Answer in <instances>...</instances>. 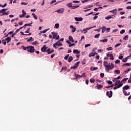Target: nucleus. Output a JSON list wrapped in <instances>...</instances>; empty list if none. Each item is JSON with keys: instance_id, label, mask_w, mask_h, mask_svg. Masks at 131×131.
Listing matches in <instances>:
<instances>
[{"instance_id": "nucleus-1", "label": "nucleus", "mask_w": 131, "mask_h": 131, "mask_svg": "<svg viewBox=\"0 0 131 131\" xmlns=\"http://www.w3.org/2000/svg\"><path fill=\"white\" fill-rule=\"evenodd\" d=\"M103 66L105 67L106 72H109V63H108L107 61H104L103 62Z\"/></svg>"}, {"instance_id": "nucleus-2", "label": "nucleus", "mask_w": 131, "mask_h": 131, "mask_svg": "<svg viewBox=\"0 0 131 131\" xmlns=\"http://www.w3.org/2000/svg\"><path fill=\"white\" fill-rule=\"evenodd\" d=\"M35 51V49L34 48V47L32 46H29L27 52H29V53H34Z\"/></svg>"}, {"instance_id": "nucleus-3", "label": "nucleus", "mask_w": 131, "mask_h": 131, "mask_svg": "<svg viewBox=\"0 0 131 131\" xmlns=\"http://www.w3.org/2000/svg\"><path fill=\"white\" fill-rule=\"evenodd\" d=\"M57 46H58V47H62V46H63V44L61 43L60 40H58L57 42L53 45V48H56Z\"/></svg>"}, {"instance_id": "nucleus-4", "label": "nucleus", "mask_w": 131, "mask_h": 131, "mask_svg": "<svg viewBox=\"0 0 131 131\" xmlns=\"http://www.w3.org/2000/svg\"><path fill=\"white\" fill-rule=\"evenodd\" d=\"M80 63V61L77 62L76 63H75L74 66H73L71 68V69H74V70H75V69H76V68H77V67H78Z\"/></svg>"}, {"instance_id": "nucleus-5", "label": "nucleus", "mask_w": 131, "mask_h": 131, "mask_svg": "<svg viewBox=\"0 0 131 131\" xmlns=\"http://www.w3.org/2000/svg\"><path fill=\"white\" fill-rule=\"evenodd\" d=\"M55 12L58 13V14H63V13H64V9L60 8L57 10H56Z\"/></svg>"}, {"instance_id": "nucleus-6", "label": "nucleus", "mask_w": 131, "mask_h": 131, "mask_svg": "<svg viewBox=\"0 0 131 131\" xmlns=\"http://www.w3.org/2000/svg\"><path fill=\"white\" fill-rule=\"evenodd\" d=\"M114 68V64L113 63H109V67H108V72L110 71V70H112Z\"/></svg>"}, {"instance_id": "nucleus-7", "label": "nucleus", "mask_w": 131, "mask_h": 131, "mask_svg": "<svg viewBox=\"0 0 131 131\" xmlns=\"http://www.w3.org/2000/svg\"><path fill=\"white\" fill-rule=\"evenodd\" d=\"M48 49V47H47V46H46V45H43V46L42 47V48H41V52H43V53H46V52H47V50Z\"/></svg>"}, {"instance_id": "nucleus-8", "label": "nucleus", "mask_w": 131, "mask_h": 131, "mask_svg": "<svg viewBox=\"0 0 131 131\" xmlns=\"http://www.w3.org/2000/svg\"><path fill=\"white\" fill-rule=\"evenodd\" d=\"M113 94V93L112 92V91H110V92H106V96H107L109 98H111V97H112Z\"/></svg>"}, {"instance_id": "nucleus-9", "label": "nucleus", "mask_w": 131, "mask_h": 131, "mask_svg": "<svg viewBox=\"0 0 131 131\" xmlns=\"http://www.w3.org/2000/svg\"><path fill=\"white\" fill-rule=\"evenodd\" d=\"M93 27H90V28H86L82 30V32H84V33H86L88 32V31L90 30V29H92Z\"/></svg>"}, {"instance_id": "nucleus-10", "label": "nucleus", "mask_w": 131, "mask_h": 131, "mask_svg": "<svg viewBox=\"0 0 131 131\" xmlns=\"http://www.w3.org/2000/svg\"><path fill=\"white\" fill-rule=\"evenodd\" d=\"M96 55H98V53L96 52H91L89 54V57H94V56H96Z\"/></svg>"}, {"instance_id": "nucleus-11", "label": "nucleus", "mask_w": 131, "mask_h": 131, "mask_svg": "<svg viewBox=\"0 0 131 131\" xmlns=\"http://www.w3.org/2000/svg\"><path fill=\"white\" fill-rule=\"evenodd\" d=\"M123 85V83H121L119 84H118L117 86H116L114 88V90H117V89H119V88H121V86Z\"/></svg>"}, {"instance_id": "nucleus-12", "label": "nucleus", "mask_w": 131, "mask_h": 131, "mask_svg": "<svg viewBox=\"0 0 131 131\" xmlns=\"http://www.w3.org/2000/svg\"><path fill=\"white\" fill-rule=\"evenodd\" d=\"M116 11H117V10L114 9L113 10L110 11V13H112V14H113V16H114V15H116V14H117V12Z\"/></svg>"}, {"instance_id": "nucleus-13", "label": "nucleus", "mask_w": 131, "mask_h": 131, "mask_svg": "<svg viewBox=\"0 0 131 131\" xmlns=\"http://www.w3.org/2000/svg\"><path fill=\"white\" fill-rule=\"evenodd\" d=\"M75 21H82L83 20V18H82V17H75Z\"/></svg>"}, {"instance_id": "nucleus-14", "label": "nucleus", "mask_w": 131, "mask_h": 131, "mask_svg": "<svg viewBox=\"0 0 131 131\" xmlns=\"http://www.w3.org/2000/svg\"><path fill=\"white\" fill-rule=\"evenodd\" d=\"M54 50H51V49L50 48H49L47 51V53L48 54H52V53H54Z\"/></svg>"}, {"instance_id": "nucleus-15", "label": "nucleus", "mask_w": 131, "mask_h": 131, "mask_svg": "<svg viewBox=\"0 0 131 131\" xmlns=\"http://www.w3.org/2000/svg\"><path fill=\"white\" fill-rule=\"evenodd\" d=\"M127 90H129V85H126L124 87H123V91H126Z\"/></svg>"}, {"instance_id": "nucleus-16", "label": "nucleus", "mask_w": 131, "mask_h": 131, "mask_svg": "<svg viewBox=\"0 0 131 131\" xmlns=\"http://www.w3.org/2000/svg\"><path fill=\"white\" fill-rule=\"evenodd\" d=\"M70 28L72 29V32H75V31L76 30V29L75 27H73V26L71 25L70 26Z\"/></svg>"}, {"instance_id": "nucleus-17", "label": "nucleus", "mask_w": 131, "mask_h": 131, "mask_svg": "<svg viewBox=\"0 0 131 131\" xmlns=\"http://www.w3.org/2000/svg\"><path fill=\"white\" fill-rule=\"evenodd\" d=\"M96 88H97V90H99V89H102L103 88V85L99 84V83L97 84Z\"/></svg>"}, {"instance_id": "nucleus-18", "label": "nucleus", "mask_w": 131, "mask_h": 131, "mask_svg": "<svg viewBox=\"0 0 131 131\" xmlns=\"http://www.w3.org/2000/svg\"><path fill=\"white\" fill-rule=\"evenodd\" d=\"M75 76L76 78H81L82 76L80 75L77 74L76 73H74Z\"/></svg>"}, {"instance_id": "nucleus-19", "label": "nucleus", "mask_w": 131, "mask_h": 131, "mask_svg": "<svg viewBox=\"0 0 131 131\" xmlns=\"http://www.w3.org/2000/svg\"><path fill=\"white\" fill-rule=\"evenodd\" d=\"M106 27L105 26H103L102 28H100V29H102V33H104V32H105L106 31Z\"/></svg>"}, {"instance_id": "nucleus-20", "label": "nucleus", "mask_w": 131, "mask_h": 131, "mask_svg": "<svg viewBox=\"0 0 131 131\" xmlns=\"http://www.w3.org/2000/svg\"><path fill=\"white\" fill-rule=\"evenodd\" d=\"M5 40H6V42H7V43H9V42H10V41H11V37H8L5 38Z\"/></svg>"}, {"instance_id": "nucleus-21", "label": "nucleus", "mask_w": 131, "mask_h": 131, "mask_svg": "<svg viewBox=\"0 0 131 131\" xmlns=\"http://www.w3.org/2000/svg\"><path fill=\"white\" fill-rule=\"evenodd\" d=\"M69 39L70 41H72V42H74V39H73V37H72V36H70L69 37Z\"/></svg>"}, {"instance_id": "nucleus-22", "label": "nucleus", "mask_w": 131, "mask_h": 131, "mask_svg": "<svg viewBox=\"0 0 131 131\" xmlns=\"http://www.w3.org/2000/svg\"><path fill=\"white\" fill-rule=\"evenodd\" d=\"M74 54H80V52L78 51V50H73Z\"/></svg>"}, {"instance_id": "nucleus-23", "label": "nucleus", "mask_w": 131, "mask_h": 131, "mask_svg": "<svg viewBox=\"0 0 131 131\" xmlns=\"http://www.w3.org/2000/svg\"><path fill=\"white\" fill-rule=\"evenodd\" d=\"M98 69V67H91L90 68V70L92 71H94L95 70H97Z\"/></svg>"}, {"instance_id": "nucleus-24", "label": "nucleus", "mask_w": 131, "mask_h": 131, "mask_svg": "<svg viewBox=\"0 0 131 131\" xmlns=\"http://www.w3.org/2000/svg\"><path fill=\"white\" fill-rule=\"evenodd\" d=\"M32 15L33 16V18H34V19H35V20H37V16L36 15H35V13H33L32 14Z\"/></svg>"}, {"instance_id": "nucleus-25", "label": "nucleus", "mask_w": 131, "mask_h": 131, "mask_svg": "<svg viewBox=\"0 0 131 131\" xmlns=\"http://www.w3.org/2000/svg\"><path fill=\"white\" fill-rule=\"evenodd\" d=\"M32 45L33 46V45H35V46H36V45H39V43L38 42V41H34V42H33L32 43Z\"/></svg>"}, {"instance_id": "nucleus-26", "label": "nucleus", "mask_w": 131, "mask_h": 131, "mask_svg": "<svg viewBox=\"0 0 131 131\" xmlns=\"http://www.w3.org/2000/svg\"><path fill=\"white\" fill-rule=\"evenodd\" d=\"M58 34L57 33H53V39H56V37H57V35Z\"/></svg>"}, {"instance_id": "nucleus-27", "label": "nucleus", "mask_w": 131, "mask_h": 131, "mask_svg": "<svg viewBox=\"0 0 131 131\" xmlns=\"http://www.w3.org/2000/svg\"><path fill=\"white\" fill-rule=\"evenodd\" d=\"M67 6L68 7V8H72V3H68Z\"/></svg>"}, {"instance_id": "nucleus-28", "label": "nucleus", "mask_w": 131, "mask_h": 131, "mask_svg": "<svg viewBox=\"0 0 131 131\" xmlns=\"http://www.w3.org/2000/svg\"><path fill=\"white\" fill-rule=\"evenodd\" d=\"M7 10H8V9H5V8L3 9L2 10H0V13H5V12H6Z\"/></svg>"}, {"instance_id": "nucleus-29", "label": "nucleus", "mask_w": 131, "mask_h": 131, "mask_svg": "<svg viewBox=\"0 0 131 131\" xmlns=\"http://www.w3.org/2000/svg\"><path fill=\"white\" fill-rule=\"evenodd\" d=\"M48 30H50V28L45 29V30H43L42 31H41L40 33H46V32H47V31H48Z\"/></svg>"}, {"instance_id": "nucleus-30", "label": "nucleus", "mask_w": 131, "mask_h": 131, "mask_svg": "<svg viewBox=\"0 0 131 131\" xmlns=\"http://www.w3.org/2000/svg\"><path fill=\"white\" fill-rule=\"evenodd\" d=\"M34 40V39L32 38V37H31L29 39L27 40L28 42H29V41H33Z\"/></svg>"}, {"instance_id": "nucleus-31", "label": "nucleus", "mask_w": 131, "mask_h": 131, "mask_svg": "<svg viewBox=\"0 0 131 131\" xmlns=\"http://www.w3.org/2000/svg\"><path fill=\"white\" fill-rule=\"evenodd\" d=\"M73 60V57L72 56H70L68 59V62H70Z\"/></svg>"}, {"instance_id": "nucleus-32", "label": "nucleus", "mask_w": 131, "mask_h": 131, "mask_svg": "<svg viewBox=\"0 0 131 131\" xmlns=\"http://www.w3.org/2000/svg\"><path fill=\"white\" fill-rule=\"evenodd\" d=\"M100 41L101 42H107V41H108V39L100 40Z\"/></svg>"}, {"instance_id": "nucleus-33", "label": "nucleus", "mask_w": 131, "mask_h": 131, "mask_svg": "<svg viewBox=\"0 0 131 131\" xmlns=\"http://www.w3.org/2000/svg\"><path fill=\"white\" fill-rule=\"evenodd\" d=\"M115 73H116V74H120V71L119 70H116L114 71Z\"/></svg>"}, {"instance_id": "nucleus-34", "label": "nucleus", "mask_w": 131, "mask_h": 131, "mask_svg": "<svg viewBox=\"0 0 131 131\" xmlns=\"http://www.w3.org/2000/svg\"><path fill=\"white\" fill-rule=\"evenodd\" d=\"M59 26H60V25H59V24H56L54 26V28L58 29V28H59Z\"/></svg>"}, {"instance_id": "nucleus-35", "label": "nucleus", "mask_w": 131, "mask_h": 131, "mask_svg": "<svg viewBox=\"0 0 131 131\" xmlns=\"http://www.w3.org/2000/svg\"><path fill=\"white\" fill-rule=\"evenodd\" d=\"M79 5L74 6L72 7V9L73 10L74 9H77V8H79Z\"/></svg>"}, {"instance_id": "nucleus-36", "label": "nucleus", "mask_w": 131, "mask_h": 131, "mask_svg": "<svg viewBox=\"0 0 131 131\" xmlns=\"http://www.w3.org/2000/svg\"><path fill=\"white\" fill-rule=\"evenodd\" d=\"M10 14V11H7V12H3V15H6V16H8Z\"/></svg>"}, {"instance_id": "nucleus-37", "label": "nucleus", "mask_w": 131, "mask_h": 131, "mask_svg": "<svg viewBox=\"0 0 131 131\" xmlns=\"http://www.w3.org/2000/svg\"><path fill=\"white\" fill-rule=\"evenodd\" d=\"M120 83V80H118L116 82H115V86L117 85V84H119Z\"/></svg>"}, {"instance_id": "nucleus-38", "label": "nucleus", "mask_w": 131, "mask_h": 131, "mask_svg": "<svg viewBox=\"0 0 131 131\" xmlns=\"http://www.w3.org/2000/svg\"><path fill=\"white\" fill-rule=\"evenodd\" d=\"M130 65H131V63H126L123 64L122 65V66H130Z\"/></svg>"}, {"instance_id": "nucleus-39", "label": "nucleus", "mask_w": 131, "mask_h": 131, "mask_svg": "<svg viewBox=\"0 0 131 131\" xmlns=\"http://www.w3.org/2000/svg\"><path fill=\"white\" fill-rule=\"evenodd\" d=\"M111 18H112V16H111L110 15H108V16L105 17V19L106 20H109V19H111Z\"/></svg>"}, {"instance_id": "nucleus-40", "label": "nucleus", "mask_w": 131, "mask_h": 131, "mask_svg": "<svg viewBox=\"0 0 131 131\" xmlns=\"http://www.w3.org/2000/svg\"><path fill=\"white\" fill-rule=\"evenodd\" d=\"M2 42L4 46H6L7 45V41H6V39H3L2 40Z\"/></svg>"}, {"instance_id": "nucleus-41", "label": "nucleus", "mask_w": 131, "mask_h": 131, "mask_svg": "<svg viewBox=\"0 0 131 131\" xmlns=\"http://www.w3.org/2000/svg\"><path fill=\"white\" fill-rule=\"evenodd\" d=\"M127 61V57H126V58L123 59V60H122V62H123L124 63H125Z\"/></svg>"}, {"instance_id": "nucleus-42", "label": "nucleus", "mask_w": 131, "mask_h": 131, "mask_svg": "<svg viewBox=\"0 0 131 131\" xmlns=\"http://www.w3.org/2000/svg\"><path fill=\"white\" fill-rule=\"evenodd\" d=\"M28 48H29V46L27 47H23V50H24L25 51H28Z\"/></svg>"}, {"instance_id": "nucleus-43", "label": "nucleus", "mask_w": 131, "mask_h": 131, "mask_svg": "<svg viewBox=\"0 0 131 131\" xmlns=\"http://www.w3.org/2000/svg\"><path fill=\"white\" fill-rule=\"evenodd\" d=\"M123 39L124 40H127V39H128V35H126L124 38Z\"/></svg>"}, {"instance_id": "nucleus-44", "label": "nucleus", "mask_w": 131, "mask_h": 131, "mask_svg": "<svg viewBox=\"0 0 131 131\" xmlns=\"http://www.w3.org/2000/svg\"><path fill=\"white\" fill-rule=\"evenodd\" d=\"M90 82H91V83H93L95 82V79H94V78L90 79Z\"/></svg>"}, {"instance_id": "nucleus-45", "label": "nucleus", "mask_w": 131, "mask_h": 131, "mask_svg": "<svg viewBox=\"0 0 131 131\" xmlns=\"http://www.w3.org/2000/svg\"><path fill=\"white\" fill-rule=\"evenodd\" d=\"M107 51H112V50H113V48H112V47H108L106 49Z\"/></svg>"}, {"instance_id": "nucleus-46", "label": "nucleus", "mask_w": 131, "mask_h": 131, "mask_svg": "<svg viewBox=\"0 0 131 131\" xmlns=\"http://www.w3.org/2000/svg\"><path fill=\"white\" fill-rule=\"evenodd\" d=\"M68 58H69V54H68L67 56H66L64 59V60H68Z\"/></svg>"}, {"instance_id": "nucleus-47", "label": "nucleus", "mask_w": 131, "mask_h": 131, "mask_svg": "<svg viewBox=\"0 0 131 131\" xmlns=\"http://www.w3.org/2000/svg\"><path fill=\"white\" fill-rule=\"evenodd\" d=\"M100 36V34H97L96 35H95L94 37L95 38H99V37Z\"/></svg>"}, {"instance_id": "nucleus-48", "label": "nucleus", "mask_w": 131, "mask_h": 131, "mask_svg": "<svg viewBox=\"0 0 131 131\" xmlns=\"http://www.w3.org/2000/svg\"><path fill=\"white\" fill-rule=\"evenodd\" d=\"M123 93L124 96H127L126 95L127 94V92H126V91L125 90H123Z\"/></svg>"}, {"instance_id": "nucleus-49", "label": "nucleus", "mask_w": 131, "mask_h": 131, "mask_svg": "<svg viewBox=\"0 0 131 131\" xmlns=\"http://www.w3.org/2000/svg\"><path fill=\"white\" fill-rule=\"evenodd\" d=\"M32 22L31 24H26L24 26H31Z\"/></svg>"}, {"instance_id": "nucleus-50", "label": "nucleus", "mask_w": 131, "mask_h": 131, "mask_svg": "<svg viewBox=\"0 0 131 131\" xmlns=\"http://www.w3.org/2000/svg\"><path fill=\"white\" fill-rule=\"evenodd\" d=\"M131 69H128L127 70H126L124 71L125 73H128L129 71H130Z\"/></svg>"}, {"instance_id": "nucleus-51", "label": "nucleus", "mask_w": 131, "mask_h": 131, "mask_svg": "<svg viewBox=\"0 0 131 131\" xmlns=\"http://www.w3.org/2000/svg\"><path fill=\"white\" fill-rule=\"evenodd\" d=\"M128 79V78H124L121 80V82H123V81H126Z\"/></svg>"}, {"instance_id": "nucleus-52", "label": "nucleus", "mask_w": 131, "mask_h": 131, "mask_svg": "<svg viewBox=\"0 0 131 131\" xmlns=\"http://www.w3.org/2000/svg\"><path fill=\"white\" fill-rule=\"evenodd\" d=\"M73 3H74V4H78V3H80V1H73Z\"/></svg>"}, {"instance_id": "nucleus-53", "label": "nucleus", "mask_w": 131, "mask_h": 131, "mask_svg": "<svg viewBox=\"0 0 131 131\" xmlns=\"http://www.w3.org/2000/svg\"><path fill=\"white\" fill-rule=\"evenodd\" d=\"M115 64H119V63H120V61L118 59L115 61Z\"/></svg>"}, {"instance_id": "nucleus-54", "label": "nucleus", "mask_w": 131, "mask_h": 131, "mask_svg": "<svg viewBox=\"0 0 131 131\" xmlns=\"http://www.w3.org/2000/svg\"><path fill=\"white\" fill-rule=\"evenodd\" d=\"M82 77H86V75H85V73H83L82 74V75H81Z\"/></svg>"}, {"instance_id": "nucleus-55", "label": "nucleus", "mask_w": 131, "mask_h": 131, "mask_svg": "<svg viewBox=\"0 0 131 131\" xmlns=\"http://www.w3.org/2000/svg\"><path fill=\"white\" fill-rule=\"evenodd\" d=\"M22 13H23V15L26 16V12H25V11L24 10H22Z\"/></svg>"}, {"instance_id": "nucleus-56", "label": "nucleus", "mask_w": 131, "mask_h": 131, "mask_svg": "<svg viewBox=\"0 0 131 131\" xmlns=\"http://www.w3.org/2000/svg\"><path fill=\"white\" fill-rule=\"evenodd\" d=\"M21 35L30 36V35H31V33H29V34H24V33H21Z\"/></svg>"}, {"instance_id": "nucleus-57", "label": "nucleus", "mask_w": 131, "mask_h": 131, "mask_svg": "<svg viewBox=\"0 0 131 131\" xmlns=\"http://www.w3.org/2000/svg\"><path fill=\"white\" fill-rule=\"evenodd\" d=\"M113 55V54H112L108 53L107 54H106L107 57H112Z\"/></svg>"}, {"instance_id": "nucleus-58", "label": "nucleus", "mask_w": 131, "mask_h": 131, "mask_svg": "<svg viewBox=\"0 0 131 131\" xmlns=\"http://www.w3.org/2000/svg\"><path fill=\"white\" fill-rule=\"evenodd\" d=\"M104 76H105L104 73H100V77H101L102 78H104Z\"/></svg>"}, {"instance_id": "nucleus-59", "label": "nucleus", "mask_w": 131, "mask_h": 131, "mask_svg": "<svg viewBox=\"0 0 131 131\" xmlns=\"http://www.w3.org/2000/svg\"><path fill=\"white\" fill-rule=\"evenodd\" d=\"M67 68L66 67H63L62 68H61V71H62V70H67Z\"/></svg>"}, {"instance_id": "nucleus-60", "label": "nucleus", "mask_w": 131, "mask_h": 131, "mask_svg": "<svg viewBox=\"0 0 131 131\" xmlns=\"http://www.w3.org/2000/svg\"><path fill=\"white\" fill-rule=\"evenodd\" d=\"M85 48H88V47H91V44L89 43V44H86L84 46Z\"/></svg>"}, {"instance_id": "nucleus-61", "label": "nucleus", "mask_w": 131, "mask_h": 131, "mask_svg": "<svg viewBox=\"0 0 131 131\" xmlns=\"http://www.w3.org/2000/svg\"><path fill=\"white\" fill-rule=\"evenodd\" d=\"M107 83H108V84H112L113 82L112 81L109 80L107 81Z\"/></svg>"}, {"instance_id": "nucleus-62", "label": "nucleus", "mask_w": 131, "mask_h": 131, "mask_svg": "<svg viewBox=\"0 0 131 131\" xmlns=\"http://www.w3.org/2000/svg\"><path fill=\"white\" fill-rule=\"evenodd\" d=\"M82 65H84L85 64V59H84L83 61H82Z\"/></svg>"}, {"instance_id": "nucleus-63", "label": "nucleus", "mask_w": 131, "mask_h": 131, "mask_svg": "<svg viewBox=\"0 0 131 131\" xmlns=\"http://www.w3.org/2000/svg\"><path fill=\"white\" fill-rule=\"evenodd\" d=\"M75 43H71L69 45V47H73V46H75Z\"/></svg>"}, {"instance_id": "nucleus-64", "label": "nucleus", "mask_w": 131, "mask_h": 131, "mask_svg": "<svg viewBox=\"0 0 131 131\" xmlns=\"http://www.w3.org/2000/svg\"><path fill=\"white\" fill-rule=\"evenodd\" d=\"M106 32H109L110 31V28H107V29L106 28Z\"/></svg>"}]
</instances>
